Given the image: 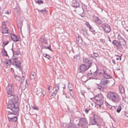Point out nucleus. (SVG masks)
I'll return each mask as SVG.
<instances>
[{
	"label": "nucleus",
	"mask_w": 128,
	"mask_h": 128,
	"mask_svg": "<svg viewBox=\"0 0 128 128\" xmlns=\"http://www.w3.org/2000/svg\"><path fill=\"white\" fill-rule=\"evenodd\" d=\"M107 97L110 100L115 103H118L121 100L120 96L118 94L112 91L108 93Z\"/></svg>",
	"instance_id": "obj_1"
},
{
	"label": "nucleus",
	"mask_w": 128,
	"mask_h": 128,
	"mask_svg": "<svg viewBox=\"0 0 128 128\" xmlns=\"http://www.w3.org/2000/svg\"><path fill=\"white\" fill-rule=\"evenodd\" d=\"M89 122L90 125H96L98 127L103 126L102 120L96 114H94L93 117L90 119Z\"/></svg>",
	"instance_id": "obj_2"
},
{
	"label": "nucleus",
	"mask_w": 128,
	"mask_h": 128,
	"mask_svg": "<svg viewBox=\"0 0 128 128\" xmlns=\"http://www.w3.org/2000/svg\"><path fill=\"white\" fill-rule=\"evenodd\" d=\"M4 64L7 66L10 64H12L21 70L22 69L20 66L21 63L20 61L18 60L17 58H14L12 60L11 62L10 59L8 61H5Z\"/></svg>",
	"instance_id": "obj_3"
},
{
	"label": "nucleus",
	"mask_w": 128,
	"mask_h": 128,
	"mask_svg": "<svg viewBox=\"0 0 128 128\" xmlns=\"http://www.w3.org/2000/svg\"><path fill=\"white\" fill-rule=\"evenodd\" d=\"M102 98L103 96L101 94H97L94 97L95 100L97 101L96 102V104L99 106L100 108L103 103V101L102 100Z\"/></svg>",
	"instance_id": "obj_4"
},
{
	"label": "nucleus",
	"mask_w": 128,
	"mask_h": 128,
	"mask_svg": "<svg viewBox=\"0 0 128 128\" xmlns=\"http://www.w3.org/2000/svg\"><path fill=\"white\" fill-rule=\"evenodd\" d=\"M7 108L10 109L13 112L16 113L19 110L17 106L16 107L14 104L11 101L9 102Z\"/></svg>",
	"instance_id": "obj_5"
},
{
	"label": "nucleus",
	"mask_w": 128,
	"mask_h": 128,
	"mask_svg": "<svg viewBox=\"0 0 128 128\" xmlns=\"http://www.w3.org/2000/svg\"><path fill=\"white\" fill-rule=\"evenodd\" d=\"M14 86L12 84H9L8 85L6 90L7 91V94L9 97L14 96Z\"/></svg>",
	"instance_id": "obj_6"
},
{
	"label": "nucleus",
	"mask_w": 128,
	"mask_h": 128,
	"mask_svg": "<svg viewBox=\"0 0 128 128\" xmlns=\"http://www.w3.org/2000/svg\"><path fill=\"white\" fill-rule=\"evenodd\" d=\"M10 114H14L18 115L19 114L17 112L14 113L9 111L8 112V118L9 122H16L17 120V117L16 116H11Z\"/></svg>",
	"instance_id": "obj_7"
},
{
	"label": "nucleus",
	"mask_w": 128,
	"mask_h": 128,
	"mask_svg": "<svg viewBox=\"0 0 128 128\" xmlns=\"http://www.w3.org/2000/svg\"><path fill=\"white\" fill-rule=\"evenodd\" d=\"M87 123V121L86 118H82L80 119L78 125L80 126L84 127Z\"/></svg>",
	"instance_id": "obj_8"
},
{
	"label": "nucleus",
	"mask_w": 128,
	"mask_h": 128,
	"mask_svg": "<svg viewBox=\"0 0 128 128\" xmlns=\"http://www.w3.org/2000/svg\"><path fill=\"white\" fill-rule=\"evenodd\" d=\"M91 67L90 65H87L86 66L84 64H82L80 66L79 69L80 72L81 73H83L85 72Z\"/></svg>",
	"instance_id": "obj_9"
},
{
	"label": "nucleus",
	"mask_w": 128,
	"mask_h": 128,
	"mask_svg": "<svg viewBox=\"0 0 128 128\" xmlns=\"http://www.w3.org/2000/svg\"><path fill=\"white\" fill-rule=\"evenodd\" d=\"M99 74H102L104 78L106 79H110L112 78L111 76L108 74L107 71L104 70H102L101 72L99 73Z\"/></svg>",
	"instance_id": "obj_10"
},
{
	"label": "nucleus",
	"mask_w": 128,
	"mask_h": 128,
	"mask_svg": "<svg viewBox=\"0 0 128 128\" xmlns=\"http://www.w3.org/2000/svg\"><path fill=\"white\" fill-rule=\"evenodd\" d=\"M118 38L119 40V43L120 45L124 46L125 45L126 43V42L125 40L122 38L121 36L118 34Z\"/></svg>",
	"instance_id": "obj_11"
},
{
	"label": "nucleus",
	"mask_w": 128,
	"mask_h": 128,
	"mask_svg": "<svg viewBox=\"0 0 128 128\" xmlns=\"http://www.w3.org/2000/svg\"><path fill=\"white\" fill-rule=\"evenodd\" d=\"M101 27L105 32H110V26L107 24H104L102 25L101 26Z\"/></svg>",
	"instance_id": "obj_12"
},
{
	"label": "nucleus",
	"mask_w": 128,
	"mask_h": 128,
	"mask_svg": "<svg viewBox=\"0 0 128 128\" xmlns=\"http://www.w3.org/2000/svg\"><path fill=\"white\" fill-rule=\"evenodd\" d=\"M92 18L97 24L98 25H100L102 24V21L100 20L98 17L94 15L92 16Z\"/></svg>",
	"instance_id": "obj_13"
},
{
	"label": "nucleus",
	"mask_w": 128,
	"mask_h": 128,
	"mask_svg": "<svg viewBox=\"0 0 128 128\" xmlns=\"http://www.w3.org/2000/svg\"><path fill=\"white\" fill-rule=\"evenodd\" d=\"M112 43L115 46L118 48L120 49L122 48V46L120 45L119 42H118L116 40H114L112 41Z\"/></svg>",
	"instance_id": "obj_14"
},
{
	"label": "nucleus",
	"mask_w": 128,
	"mask_h": 128,
	"mask_svg": "<svg viewBox=\"0 0 128 128\" xmlns=\"http://www.w3.org/2000/svg\"><path fill=\"white\" fill-rule=\"evenodd\" d=\"M83 60L84 62L88 63V65H90V66H91L92 62V61L91 60H90L88 58L83 57Z\"/></svg>",
	"instance_id": "obj_15"
},
{
	"label": "nucleus",
	"mask_w": 128,
	"mask_h": 128,
	"mask_svg": "<svg viewBox=\"0 0 128 128\" xmlns=\"http://www.w3.org/2000/svg\"><path fill=\"white\" fill-rule=\"evenodd\" d=\"M10 37L12 40L14 42H18L19 40L17 36L14 34H10Z\"/></svg>",
	"instance_id": "obj_16"
},
{
	"label": "nucleus",
	"mask_w": 128,
	"mask_h": 128,
	"mask_svg": "<svg viewBox=\"0 0 128 128\" xmlns=\"http://www.w3.org/2000/svg\"><path fill=\"white\" fill-rule=\"evenodd\" d=\"M38 92V91H37L36 93L37 94L38 93V95L39 98L40 97H43L46 94V91L44 90H42L40 92Z\"/></svg>",
	"instance_id": "obj_17"
},
{
	"label": "nucleus",
	"mask_w": 128,
	"mask_h": 128,
	"mask_svg": "<svg viewBox=\"0 0 128 128\" xmlns=\"http://www.w3.org/2000/svg\"><path fill=\"white\" fill-rule=\"evenodd\" d=\"M107 79L103 78L100 81V84L102 85H104L110 82V81L106 80Z\"/></svg>",
	"instance_id": "obj_18"
},
{
	"label": "nucleus",
	"mask_w": 128,
	"mask_h": 128,
	"mask_svg": "<svg viewBox=\"0 0 128 128\" xmlns=\"http://www.w3.org/2000/svg\"><path fill=\"white\" fill-rule=\"evenodd\" d=\"M72 6L74 8L78 7L80 6L79 3L76 0H73L72 1Z\"/></svg>",
	"instance_id": "obj_19"
},
{
	"label": "nucleus",
	"mask_w": 128,
	"mask_h": 128,
	"mask_svg": "<svg viewBox=\"0 0 128 128\" xmlns=\"http://www.w3.org/2000/svg\"><path fill=\"white\" fill-rule=\"evenodd\" d=\"M59 90V85L58 84L55 86L53 89V91L55 93L57 94Z\"/></svg>",
	"instance_id": "obj_20"
},
{
	"label": "nucleus",
	"mask_w": 128,
	"mask_h": 128,
	"mask_svg": "<svg viewBox=\"0 0 128 128\" xmlns=\"http://www.w3.org/2000/svg\"><path fill=\"white\" fill-rule=\"evenodd\" d=\"M36 77V74L35 72H31L30 75V78L32 80H34Z\"/></svg>",
	"instance_id": "obj_21"
},
{
	"label": "nucleus",
	"mask_w": 128,
	"mask_h": 128,
	"mask_svg": "<svg viewBox=\"0 0 128 128\" xmlns=\"http://www.w3.org/2000/svg\"><path fill=\"white\" fill-rule=\"evenodd\" d=\"M90 72H88L87 74V75L88 76H90V75H91V76H93V77H94L98 74L96 71L92 72H91V70L90 71Z\"/></svg>",
	"instance_id": "obj_22"
},
{
	"label": "nucleus",
	"mask_w": 128,
	"mask_h": 128,
	"mask_svg": "<svg viewBox=\"0 0 128 128\" xmlns=\"http://www.w3.org/2000/svg\"><path fill=\"white\" fill-rule=\"evenodd\" d=\"M2 32H8V30L5 24H2Z\"/></svg>",
	"instance_id": "obj_23"
},
{
	"label": "nucleus",
	"mask_w": 128,
	"mask_h": 128,
	"mask_svg": "<svg viewBox=\"0 0 128 128\" xmlns=\"http://www.w3.org/2000/svg\"><path fill=\"white\" fill-rule=\"evenodd\" d=\"M76 40L77 43L79 44V45L82 44V40L81 37L79 36H78L76 38Z\"/></svg>",
	"instance_id": "obj_24"
},
{
	"label": "nucleus",
	"mask_w": 128,
	"mask_h": 128,
	"mask_svg": "<svg viewBox=\"0 0 128 128\" xmlns=\"http://www.w3.org/2000/svg\"><path fill=\"white\" fill-rule=\"evenodd\" d=\"M120 92L121 94H124V87L122 86H120L119 87Z\"/></svg>",
	"instance_id": "obj_25"
},
{
	"label": "nucleus",
	"mask_w": 128,
	"mask_h": 128,
	"mask_svg": "<svg viewBox=\"0 0 128 128\" xmlns=\"http://www.w3.org/2000/svg\"><path fill=\"white\" fill-rule=\"evenodd\" d=\"M89 56L90 57H91L94 58H95L98 57V54L97 53L94 52L93 53V56H92L91 54H90Z\"/></svg>",
	"instance_id": "obj_26"
},
{
	"label": "nucleus",
	"mask_w": 128,
	"mask_h": 128,
	"mask_svg": "<svg viewBox=\"0 0 128 128\" xmlns=\"http://www.w3.org/2000/svg\"><path fill=\"white\" fill-rule=\"evenodd\" d=\"M40 42L42 43H44L45 44H47L48 42L47 40L44 38H41L40 39Z\"/></svg>",
	"instance_id": "obj_27"
},
{
	"label": "nucleus",
	"mask_w": 128,
	"mask_h": 128,
	"mask_svg": "<svg viewBox=\"0 0 128 128\" xmlns=\"http://www.w3.org/2000/svg\"><path fill=\"white\" fill-rule=\"evenodd\" d=\"M35 3L38 4L39 5L42 4L44 2L42 0H34Z\"/></svg>",
	"instance_id": "obj_28"
},
{
	"label": "nucleus",
	"mask_w": 128,
	"mask_h": 128,
	"mask_svg": "<svg viewBox=\"0 0 128 128\" xmlns=\"http://www.w3.org/2000/svg\"><path fill=\"white\" fill-rule=\"evenodd\" d=\"M68 128H76V126L73 124H70L68 125Z\"/></svg>",
	"instance_id": "obj_29"
},
{
	"label": "nucleus",
	"mask_w": 128,
	"mask_h": 128,
	"mask_svg": "<svg viewBox=\"0 0 128 128\" xmlns=\"http://www.w3.org/2000/svg\"><path fill=\"white\" fill-rule=\"evenodd\" d=\"M38 11L39 12H40L42 13H43L44 12L47 13L48 12V11L46 10L45 8H44V9L41 10H38Z\"/></svg>",
	"instance_id": "obj_30"
},
{
	"label": "nucleus",
	"mask_w": 128,
	"mask_h": 128,
	"mask_svg": "<svg viewBox=\"0 0 128 128\" xmlns=\"http://www.w3.org/2000/svg\"><path fill=\"white\" fill-rule=\"evenodd\" d=\"M43 56L48 58V59H50V58L52 57L49 55L46 54V53H44L43 54Z\"/></svg>",
	"instance_id": "obj_31"
},
{
	"label": "nucleus",
	"mask_w": 128,
	"mask_h": 128,
	"mask_svg": "<svg viewBox=\"0 0 128 128\" xmlns=\"http://www.w3.org/2000/svg\"><path fill=\"white\" fill-rule=\"evenodd\" d=\"M32 109L36 110H38L39 108L38 106H36V105H34L33 106H32Z\"/></svg>",
	"instance_id": "obj_32"
},
{
	"label": "nucleus",
	"mask_w": 128,
	"mask_h": 128,
	"mask_svg": "<svg viewBox=\"0 0 128 128\" xmlns=\"http://www.w3.org/2000/svg\"><path fill=\"white\" fill-rule=\"evenodd\" d=\"M15 12H17L20 10V8L18 6H16L14 8Z\"/></svg>",
	"instance_id": "obj_33"
},
{
	"label": "nucleus",
	"mask_w": 128,
	"mask_h": 128,
	"mask_svg": "<svg viewBox=\"0 0 128 128\" xmlns=\"http://www.w3.org/2000/svg\"><path fill=\"white\" fill-rule=\"evenodd\" d=\"M122 109V108L120 106H119L118 108L116 110V111L117 112L119 113L120 112Z\"/></svg>",
	"instance_id": "obj_34"
},
{
	"label": "nucleus",
	"mask_w": 128,
	"mask_h": 128,
	"mask_svg": "<svg viewBox=\"0 0 128 128\" xmlns=\"http://www.w3.org/2000/svg\"><path fill=\"white\" fill-rule=\"evenodd\" d=\"M85 24L87 26L88 28L90 29H91V26L90 25L88 22H86Z\"/></svg>",
	"instance_id": "obj_35"
},
{
	"label": "nucleus",
	"mask_w": 128,
	"mask_h": 128,
	"mask_svg": "<svg viewBox=\"0 0 128 128\" xmlns=\"http://www.w3.org/2000/svg\"><path fill=\"white\" fill-rule=\"evenodd\" d=\"M3 50H4V51L2 52V54L4 56H8V55L7 54V52L5 50L4 48H3Z\"/></svg>",
	"instance_id": "obj_36"
},
{
	"label": "nucleus",
	"mask_w": 128,
	"mask_h": 128,
	"mask_svg": "<svg viewBox=\"0 0 128 128\" xmlns=\"http://www.w3.org/2000/svg\"><path fill=\"white\" fill-rule=\"evenodd\" d=\"M22 22H23L22 20H20V22H19L18 23V25H20V29L21 30V31L22 32L21 30V28L22 26Z\"/></svg>",
	"instance_id": "obj_37"
},
{
	"label": "nucleus",
	"mask_w": 128,
	"mask_h": 128,
	"mask_svg": "<svg viewBox=\"0 0 128 128\" xmlns=\"http://www.w3.org/2000/svg\"><path fill=\"white\" fill-rule=\"evenodd\" d=\"M98 88L102 91H103L104 90L103 88L102 87L98 85Z\"/></svg>",
	"instance_id": "obj_38"
},
{
	"label": "nucleus",
	"mask_w": 128,
	"mask_h": 128,
	"mask_svg": "<svg viewBox=\"0 0 128 128\" xmlns=\"http://www.w3.org/2000/svg\"><path fill=\"white\" fill-rule=\"evenodd\" d=\"M90 109L89 108H85V111L86 114H88V111L90 110Z\"/></svg>",
	"instance_id": "obj_39"
},
{
	"label": "nucleus",
	"mask_w": 128,
	"mask_h": 128,
	"mask_svg": "<svg viewBox=\"0 0 128 128\" xmlns=\"http://www.w3.org/2000/svg\"><path fill=\"white\" fill-rule=\"evenodd\" d=\"M8 42H8V41H6V42L5 44H4V42H3V44L2 46L3 47V48H4L6 45L7 44H8Z\"/></svg>",
	"instance_id": "obj_40"
},
{
	"label": "nucleus",
	"mask_w": 128,
	"mask_h": 128,
	"mask_svg": "<svg viewBox=\"0 0 128 128\" xmlns=\"http://www.w3.org/2000/svg\"><path fill=\"white\" fill-rule=\"evenodd\" d=\"M57 94L55 93H54V92H53V93L52 94L51 96L53 97H55Z\"/></svg>",
	"instance_id": "obj_41"
},
{
	"label": "nucleus",
	"mask_w": 128,
	"mask_h": 128,
	"mask_svg": "<svg viewBox=\"0 0 128 128\" xmlns=\"http://www.w3.org/2000/svg\"><path fill=\"white\" fill-rule=\"evenodd\" d=\"M82 34L85 36L87 37L88 35L87 32H82Z\"/></svg>",
	"instance_id": "obj_42"
},
{
	"label": "nucleus",
	"mask_w": 128,
	"mask_h": 128,
	"mask_svg": "<svg viewBox=\"0 0 128 128\" xmlns=\"http://www.w3.org/2000/svg\"><path fill=\"white\" fill-rule=\"evenodd\" d=\"M74 58L76 59H78L79 58V55L78 54L76 55L74 57Z\"/></svg>",
	"instance_id": "obj_43"
},
{
	"label": "nucleus",
	"mask_w": 128,
	"mask_h": 128,
	"mask_svg": "<svg viewBox=\"0 0 128 128\" xmlns=\"http://www.w3.org/2000/svg\"><path fill=\"white\" fill-rule=\"evenodd\" d=\"M100 41L103 44L105 42V40L103 39H101L100 40Z\"/></svg>",
	"instance_id": "obj_44"
},
{
	"label": "nucleus",
	"mask_w": 128,
	"mask_h": 128,
	"mask_svg": "<svg viewBox=\"0 0 128 128\" xmlns=\"http://www.w3.org/2000/svg\"><path fill=\"white\" fill-rule=\"evenodd\" d=\"M81 92L82 94L84 96L85 92L84 91H81Z\"/></svg>",
	"instance_id": "obj_45"
},
{
	"label": "nucleus",
	"mask_w": 128,
	"mask_h": 128,
	"mask_svg": "<svg viewBox=\"0 0 128 128\" xmlns=\"http://www.w3.org/2000/svg\"><path fill=\"white\" fill-rule=\"evenodd\" d=\"M90 30L92 32L94 31V29L93 27H91V29H90Z\"/></svg>",
	"instance_id": "obj_46"
},
{
	"label": "nucleus",
	"mask_w": 128,
	"mask_h": 128,
	"mask_svg": "<svg viewBox=\"0 0 128 128\" xmlns=\"http://www.w3.org/2000/svg\"><path fill=\"white\" fill-rule=\"evenodd\" d=\"M124 114L126 116L128 117V111H127Z\"/></svg>",
	"instance_id": "obj_47"
},
{
	"label": "nucleus",
	"mask_w": 128,
	"mask_h": 128,
	"mask_svg": "<svg viewBox=\"0 0 128 128\" xmlns=\"http://www.w3.org/2000/svg\"><path fill=\"white\" fill-rule=\"evenodd\" d=\"M14 76L15 78L17 80H18V78H20L17 75Z\"/></svg>",
	"instance_id": "obj_48"
},
{
	"label": "nucleus",
	"mask_w": 128,
	"mask_h": 128,
	"mask_svg": "<svg viewBox=\"0 0 128 128\" xmlns=\"http://www.w3.org/2000/svg\"><path fill=\"white\" fill-rule=\"evenodd\" d=\"M112 108H114L115 109H116L117 108V106H112Z\"/></svg>",
	"instance_id": "obj_49"
},
{
	"label": "nucleus",
	"mask_w": 128,
	"mask_h": 128,
	"mask_svg": "<svg viewBox=\"0 0 128 128\" xmlns=\"http://www.w3.org/2000/svg\"><path fill=\"white\" fill-rule=\"evenodd\" d=\"M50 48V45L49 46H45V48L46 49H49Z\"/></svg>",
	"instance_id": "obj_50"
},
{
	"label": "nucleus",
	"mask_w": 128,
	"mask_h": 128,
	"mask_svg": "<svg viewBox=\"0 0 128 128\" xmlns=\"http://www.w3.org/2000/svg\"><path fill=\"white\" fill-rule=\"evenodd\" d=\"M82 30L84 32H86V29L84 28H82Z\"/></svg>",
	"instance_id": "obj_51"
},
{
	"label": "nucleus",
	"mask_w": 128,
	"mask_h": 128,
	"mask_svg": "<svg viewBox=\"0 0 128 128\" xmlns=\"http://www.w3.org/2000/svg\"><path fill=\"white\" fill-rule=\"evenodd\" d=\"M112 62L114 64H115V60L114 59L112 60Z\"/></svg>",
	"instance_id": "obj_52"
},
{
	"label": "nucleus",
	"mask_w": 128,
	"mask_h": 128,
	"mask_svg": "<svg viewBox=\"0 0 128 128\" xmlns=\"http://www.w3.org/2000/svg\"><path fill=\"white\" fill-rule=\"evenodd\" d=\"M122 56V55H121L120 56H119L118 55H117L116 56H118L120 58V60H121V57Z\"/></svg>",
	"instance_id": "obj_53"
},
{
	"label": "nucleus",
	"mask_w": 128,
	"mask_h": 128,
	"mask_svg": "<svg viewBox=\"0 0 128 128\" xmlns=\"http://www.w3.org/2000/svg\"><path fill=\"white\" fill-rule=\"evenodd\" d=\"M70 86V87H71V86H72V84H69L68 85V88H69V86Z\"/></svg>",
	"instance_id": "obj_54"
},
{
	"label": "nucleus",
	"mask_w": 128,
	"mask_h": 128,
	"mask_svg": "<svg viewBox=\"0 0 128 128\" xmlns=\"http://www.w3.org/2000/svg\"><path fill=\"white\" fill-rule=\"evenodd\" d=\"M108 39H109V41L110 42H112L111 40V39H110V38L109 37L108 38Z\"/></svg>",
	"instance_id": "obj_55"
},
{
	"label": "nucleus",
	"mask_w": 128,
	"mask_h": 128,
	"mask_svg": "<svg viewBox=\"0 0 128 128\" xmlns=\"http://www.w3.org/2000/svg\"><path fill=\"white\" fill-rule=\"evenodd\" d=\"M80 16L81 17H82V18H84L85 17V16L84 15H80Z\"/></svg>",
	"instance_id": "obj_56"
},
{
	"label": "nucleus",
	"mask_w": 128,
	"mask_h": 128,
	"mask_svg": "<svg viewBox=\"0 0 128 128\" xmlns=\"http://www.w3.org/2000/svg\"><path fill=\"white\" fill-rule=\"evenodd\" d=\"M48 50H50V51H51L52 52V50L51 48H50Z\"/></svg>",
	"instance_id": "obj_57"
},
{
	"label": "nucleus",
	"mask_w": 128,
	"mask_h": 128,
	"mask_svg": "<svg viewBox=\"0 0 128 128\" xmlns=\"http://www.w3.org/2000/svg\"><path fill=\"white\" fill-rule=\"evenodd\" d=\"M6 14H9V12H8V11H7V12H6Z\"/></svg>",
	"instance_id": "obj_58"
},
{
	"label": "nucleus",
	"mask_w": 128,
	"mask_h": 128,
	"mask_svg": "<svg viewBox=\"0 0 128 128\" xmlns=\"http://www.w3.org/2000/svg\"><path fill=\"white\" fill-rule=\"evenodd\" d=\"M69 88L70 90L71 91H72V89H70V88Z\"/></svg>",
	"instance_id": "obj_59"
},
{
	"label": "nucleus",
	"mask_w": 128,
	"mask_h": 128,
	"mask_svg": "<svg viewBox=\"0 0 128 128\" xmlns=\"http://www.w3.org/2000/svg\"><path fill=\"white\" fill-rule=\"evenodd\" d=\"M11 50H12V52H13V53H14V50H13L12 49H12H11Z\"/></svg>",
	"instance_id": "obj_60"
},
{
	"label": "nucleus",
	"mask_w": 128,
	"mask_h": 128,
	"mask_svg": "<svg viewBox=\"0 0 128 128\" xmlns=\"http://www.w3.org/2000/svg\"><path fill=\"white\" fill-rule=\"evenodd\" d=\"M48 90H50V87H48Z\"/></svg>",
	"instance_id": "obj_61"
},
{
	"label": "nucleus",
	"mask_w": 128,
	"mask_h": 128,
	"mask_svg": "<svg viewBox=\"0 0 128 128\" xmlns=\"http://www.w3.org/2000/svg\"><path fill=\"white\" fill-rule=\"evenodd\" d=\"M116 60H119V58H116Z\"/></svg>",
	"instance_id": "obj_62"
},
{
	"label": "nucleus",
	"mask_w": 128,
	"mask_h": 128,
	"mask_svg": "<svg viewBox=\"0 0 128 128\" xmlns=\"http://www.w3.org/2000/svg\"><path fill=\"white\" fill-rule=\"evenodd\" d=\"M15 52L16 54V55H18V54L17 53V52Z\"/></svg>",
	"instance_id": "obj_63"
},
{
	"label": "nucleus",
	"mask_w": 128,
	"mask_h": 128,
	"mask_svg": "<svg viewBox=\"0 0 128 128\" xmlns=\"http://www.w3.org/2000/svg\"><path fill=\"white\" fill-rule=\"evenodd\" d=\"M112 128H116V127L114 126H113V127H112Z\"/></svg>",
	"instance_id": "obj_64"
}]
</instances>
